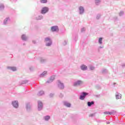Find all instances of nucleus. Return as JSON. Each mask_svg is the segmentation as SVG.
Segmentation results:
<instances>
[{
	"instance_id": "1",
	"label": "nucleus",
	"mask_w": 125,
	"mask_h": 125,
	"mask_svg": "<svg viewBox=\"0 0 125 125\" xmlns=\"http://www.w3.org/2000/svg\"><path fill=\"white\" fill-rule=\"evenodd\" d=\"M11 23V19H10V18L7 17L4 20L2 25H3V26H8V25H9V24Z\"/></svg>"
},
{
	"instance_id": "2",
	"label": "nucleus",
	"mask_w": 125,
	"mask_h": 125,
	"mask_svg": "<svg viewBox=\"0 0 125 125\" xmlns=\"http://www.w3.org/2000/svg\"><path fill=\"white\" fill-rule=\"evenodd\" d=\"M48 11H49L48 7H43L41 9V14H42V15H45V14H46Z\"/></svg>"
},
{
	"instance_id": "3",
	"label": "nucleus",
	"mask_w": 125,
	"mask_h": 125,
	"mask_svg": "<svg viewBox=\"0 0 125 125\" xmlns=\"http://www.w3.org/2000/svg\"><path fill=\"white\" fill-rule=\"evenodd\" d=\"M45 42H48L46 44V46H50L52 43V42L49 38H46L44 40Z\"/></svg>"
},
{
	"instance_id": "4",
	"label": "nucleus",
	"mask_w": 125,
	"mask_h": 125,
	"mask_svg": "<svg viewBox=\"0 0 125 125\" xmlns=\"http://www.w3.org/2000/svg\"><path fill=\"white\" fill-rule=\"evenodd\" d=\"M52 32H59V27L57 25H54L51 27Z\"/></svg>"
},
{
	"instance_id": "5",
	"label": "nucleus",
	"mask_w": 125,
	"mask_h": 125,
	"mask_svg": "<svg viewBox=\"0 0 125 125\" xmlns=\"http://www.w3.org/2000/svg\"><path fill=\"white\" fill-rule=\"evenodd\" d=\"M79 11L80 15H83L84 13V8L82 6L79 7Z\"/></svg>"
},
{
	"instance_id": "6",
	"label": "nucleus",
	"mask_w": 125,
	"mask_h": 125,
	"mask_svg": "<svg viewBox=\"0 0 125 125\" xmlns=\"http://www.w3.org/2000/svg\"><path fill=\"white\" fill-rule=\"evenodd\" d=\"M83 95L80 96V99H81V100H83L84 99V97H85V96H86L88 94L87 93L83 92Z\"/></svg>"
},
{
	"instance_id": "7",
	"label": "nucleus",
	"mask_w": 125,
	"mask_h": 125,
	"mask_svg": "<svg viewBox=\"0 0 125 125\" xmlns=\"http://www.w3.org/2000/svg\"><path fill=\"white\" fill-rule=\"evenodd\" d=\"M12 105L15 108L18 107V102L15 101L12 102Z\"/></svg>"
},
{
	"instance_id": "8",
	"label": "nucleus",
	"mask_w": 125,
	"mask_h": 125,
	"mask_svg": "<svg viewBox=\"0 0 125 125\" xmlns=\"http://www.w3.org/2000/svg\"><path fill=\"white\" fill-rule=\"evenodd\" d=\"M42 108V103L41 102H39L38 103V110L41 111Z\"/></svg>"
},
{
	"instance_id": "9",
	"label": "nucleus",
	"mask_w": 125,
	"mask_h": 125,
	"mask_svg": "<svg viewBox=\"0 0 125 125\" xmlns=\"http://www.w3.org/2000/svg\"><path fill=\"white\" fill-rule=\"evenodd\" d=\"M81 68L82 70H83V71H85V70L87 69V66H86L84 64H83L81 66Z\"/></svg>"
},
{
	"instance_id": "10",
	"label": "nucleus",
	"mask_w": 125,
	"mask_h": 125,
	"mask_svg": "<svg viewBox=\"0 0 125 125\" xmlns=\"http://www.w3.org/2000/svg\"><path fill=\"white\" fill-rule=\"evenodd\" d=\"M82 83H83V82L81 81H79L74 83V85L75 86L77 85H80V84H82Z\"/></svg>"
},
{
	"instance_id": "11",
	"label": "nucleus",
	"mask_w": 125,
	"mask_h": 125,
	"mask_svg": "<svg viewBox=\"0 0 125 125\" xmlns=\"http://www.w3.org/2000/svg\"><path fill=\"white\" fill-rule=\"evenodd\" d=\"M4 9V5L2 3L0 4V11H2Z\"/></svg>"
},
{
	"instance_id": "12",
	"label": "nucleus",
	"mask_w": 125,
	"mask_h": 125,
	"mask_svg": "<svg viewBox=\"0 0 125 125\" xmlns=\"http://www.w3.org/2000/svg\"><path fill=\"white\" fill-rule=\"evenodd\" d=\"M8 69L12 70V71H13V72H15V71H16V67H7Z\"/></svg>"
},
{
	"instance_id": "13",
	"label": "nucleus",
	"mask_w": 125,
	"mask_h": 125,
	"mask_svg": "<svg viewBox=\"0 0 125 125\" xmlns=\"http://www.w3.org/2000/svg\"><path fill=\"white\" fill-rule=\"evenodd\" d=\"M43 19V16L42 15H39L37 17H36V20H42V19Z\"/></svg>"
},
{
	"instance_id": "14",
	"label": "nucleus",
	"mask_w": 125,
	"mask_h": 125,
	"mask_svg": "<svg viewBox=\"0 0 125 125\" xmlns=\"http://www.w3.org/2000/svg\"><path fill=\"white\" fill-rule=\"evenodd\" d=\"M59 86L61 89H63L64 88V85L61 83H59Z\"/></svg>"
},
{
	"instance_id": "15",
	"label": "nucleus",
	"mask_w": 125,
	"mask_h": 125,
	"mask_svg": "<svg viewBox=\"0 0 125 125\" xmlns=\"http://www.w3.org/2000/svg\"><path fill=\"white\" fill-rule=\"evenodd\" d=\"M114 112V111H113L111 112L105 111L104 112V114H105V115H112Z\"/></svg>"
},
{
	"instance_id": "16",
	"label": "nucleus",
	"mask_w": 125,
	"mask_h": 125,
	"mask_svg": "<svg viewBox=\"0 0 125 125\" xmlns=\"http://www.w3.org/2000/svg\"><path fill=\"white\" fill-rule=\"evenodd\" d=\"M100 2H101V0H95V4L96 5H99Z\"/></svg>"
},
{
	"instance_id": "17",
	"label": "nucleus",
	"mask_w": 125,
	"mask_h": 125,
	"mask_svg": "<svg viewBox=\"0 0 125 125\" xmlns=\"http://www.w3.org/2000/svg\"><path fill=\"white\" fill-rule=\"evenodd\" d=\"M87 104H88V106H89V107H90L91 105H93V104H94V102H88Z\"/></svg>"
},
{
	"instance_id": "18",
	"label": "nucleus",
	"mask_w": 125,
	"mask_h": 125,
	"mask_svg": "<svg viewBox=\"0 0 125 125\" xmlns=\"http://www.w3.org/2000/svg\"><path fill=\"white\" fill-rule=\"evenodd\" d=\"M21 39L23 41H26L27 40V38L24 35L21 36Z\"/></svg>"
},
{
	"instance_id": "19",
	"label": "nucleus",
	"mask_w": 125,
	"mask_h": 125,
	"mask_svg": "<svg viewBox=\"0 0 125 125\" xmlns=\"http://www.w3.org/2000/svg\"><path fill=\"white\" fill-rule=\"evenodd\" d=\"M116 97L117 99H120L122 98V96L121 95H119V94L116 95Z\"/></svg>"
},
{
	"instance_id": "20",
	"label": "nucleus",
	"mask_w": 125,
	"mask_h": 125,
	"mask_svg": "<svg viewBox=\"0 0 125 125\" xmlns=\"http://www.w3.org/2000/svg\"><path fill=\"white\" fill-rule=\"evenodd\" d=\"M64 105L66 106V107H71V104L68 103H65Z\"/></svg>"
},
{
	"instance_id": "21",
	"label": "nucleus",
	"mask_w": 125,
	"mask_h": 125,
	"mask_svg": "<svg viewBox=\"0 0 125 125\" xmlns=\"http://www.w3.org/2000/svg\"><path fill=\"white\" fill-rule=\"evenodd\" d=\"M103 39L102 38H100L99 39V42L100 44H102V40Z\"/></svg>"
},
{
	"instance_id": "22",
	"label": "nucleus",
	"mask_w": 125,
	"mask_h": 125,
	"mask_svg": "<svg viewBox=\"0 0 125 125\" xmlns=\"http://www.w3.org/2000/svg\"><path fill=\"white\" fill-rule=\"evenodd\" d=\"M41 2L42 3H46V2H47V0H41Z\"/></svg>"
},
{
	"instance_id": "23",
	"label": "nucleus",
	"mask_w": 125,
	"mask_h": 125,
	"mask_svg": "<svg viewBox=\"0 0 125 125\" xmlns=\"http://www.w3.org/2000/svg\"><path fill=\"white\" fill-rule=\"evenodd\" d=\"M50 119V117L47 116L45 117V121H48V120H49Z\"/></svg>"
},
{
	"instance_id": "24",
	"label": "nucleus",
	"mask_w": 125,
	"mask_h": 125,
	"mask_svg": "<svg viewBox=\"0 0 125 125\" xmlns=\"http://www.w3.org/2000/svg\"><path fill=\"white\" fill-rule=\"evenodd\" d=\"M124 11H121L119 13V16H123V15H124Z\"/></svg>"
},
{
	"instance_id": "25",
	"label": "nucleus",
	"mask_w": 125,
	"mask_h": 125,
	"mask_svg": "<svg viewBox=\"0 0 125 125\" xmlns=\"http://www.w3.org/2000/svg\"><path fill=\"white\" fill-rule=\"evenodd\" d=\"M47 72L46 71H44L42 74H41V77H43V76H44V75H46V73Z\"/></svg>"
},
{
	"instance_id": "26",
	"label": "nucleus",
	"mask_w": 125,
	"mask_h": 125,
	"mask_svg": "<svg viewBox=\"0 0 125 125\" xmlns=\"http://www.w3.org/2000/svg\"><path fill=\"white\" fill-rule=\"evenodd\" d=\"M42 94H43V91H42L38 93L39 96H41V95H42Z\"/></svg>"
},
{
	"instance_id": "27",
	"label": "nucleus",
	"mask_w": 125,
	"mask_h": 125,
	"mask_svg": "<svg viewBox=\"0 0 125 125\" xmlns=\"http://www.w3.org/2000/svg\"><path fill=\"white\" fill-rule=\"evenodd\" d=\"M100 17H101V15H100V14H98L97 15V19H99V18H100Z\"/></svg>"
},
{
	"instance_id": "28",
	"label": "nucleus",
	"mask_w": 125,
	"mask_h": 125,
	"mask_svg": "<svg viewBox=\"0 0 125 125\" xmlns=\"http://www.w3.org/2000/svg\"><path fill=\"white\" fill-rule=\"evenodd\" d=\"M81 32H85V28L83 27L81 29Z\"/></svg>"
},
{
	"instance_id": "29",
	"label": "nucleus",
	"mask_w": 125,
	"mask_h": 125,
	"mask_svg": "<svg viewBox=\"0 0 125 125\" xmlns=\"http://www.w3.org/2000/svg\"><path fill=\"white\" fill-rule=\"evenodd\" d=\"M90 69H91V70H94V68L93 66H91V67H90Z\"/></svg>"
},
{
	"instance_id": "30",
	"label": "nucleus",
	"mask_w": 125,
	"mask_h": 125,
	"mask_svg": "<svg viewBox=\"0 0 125 125\" xmlns=\"http://www.w3.org/2000/svg\"><path fill=\"white\" fill-rule=\"evenodd\" d=\"M114 19H115V20H118V17H115L114 18Z\"/></svg>"
},
{
	"instance_id": "31",
	"label": "nucleus",
	"mask_w": 125,
	"mask_h": 125,
	"mask_svg": "<svg viewBox=\"0 0 125 125\" xmlns=\"http://www.w3.org/2000/svg\"><path fill=\"white\" fill-rule=\"evenodd\" d=\"M53 80H54V78H53L52 80L53 81Z\"/></svg>"
}]
</instances>
